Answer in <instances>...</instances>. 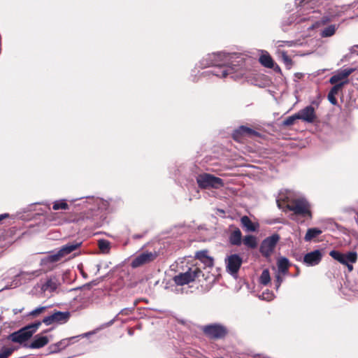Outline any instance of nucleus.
I'll list each match as a JSON object with an SVG mask.
<instances>
[{
    "instance_id": "13",
    "label": "nucleus",
    "mask_w": 358,
    "mask_h": 358,
    "mask_svg": "<svg viewBox=\"0 0 358 358\" xmlns=\"http://www.w3.org/2000/svg\"><path fill=\"white\" fill-rule=\"evenodd\" d=\"M322 257V255L320 250H315L305 255L303 257V263L307 266L317 265L320 262Z\"/></svg>"
},
{
    "instance_id": "11",
    "label": "nucleus",
    "mask_w": 358,
    "mask_h": 358,
    "mask_svg": "<svg viewBox=\"0 0 358 358\" xmlns=\"http://www.w3.org/2000/svg\"><path fill=\"white\" fill-rule=\"evenodd\" d=\"M201 273V271L196 266L189 268L188 270L184 273H180V286H184L193 282L196 278H199Z\"/></svg>"
},
{
    "instance_id": "54",
    "label": "nucleus",
    "mask_w": 358,
    "mask_h": 358,
    "mask_svg": "<svg viewBox=\"0 0 358 358\" xmlns=\"http://www.w3.org/2000/svg\"><path fill=\"white\" fill-rule=\"evenodd\" d=\"M180 324H182V323H183V321L180 320Z\"/></svg>"
},
{
    "instance_id": "12",
    "label": "nucleus",
    "mask_w": 358,
    "mask_h": 358,
    "mask_svg": "<svg viewBox=\"0 0 358 358\" xmlns=\"http://www.w3.org/2000/svg\"><path fill=\"white\" fill-rule=\"evenodd\" d=\"M296 113L299 120L308 123L314 122L317 117L315 108L312 106H308Z\"/></svg>"
},
{
    "instance_id": "35",
    "label": "nucleus",
    "mask_w": 358,
    "mask_h": 358,
    "mask_svg": "<svg viewBox=\"0 0 358 358\" xmlns=\"http://www.w3.org/2000/svg\"><path fill=\"white\" fill-rule=\"evenodd\" d=\"M100 250L103 253L108 252L110 250V243L106 240H100L98 243Z\"/></svg>"
},
{
    "instance_id": "28",
    "label": "nucleus",
    "mask_w": 358,
    "mask_h": 358,
    "mask_svg": "<svg viewBox=\"0 0 358 358\" xmlns=\"http://www.w3.org/2000/svg\"><path fill=\"white\" fill-rule=\"evenodd\" d=\"M243 243L250 248H255L257 245V238L252 235L245 236L243 238Z\"/></svg>"
},
{
    "instance_id": "46",
    "label": "nucleus",
    "mask_w": 358,
    "mask_h": 358,
    "mask_svg": "<svg viewBox=\"0 0 358 358\" xmlns=\"http://www.w3.org/2000/svg\"><path fill=\"white\" fill-rule=\"evenodd\" d=\"M173 280L174 281L176 286L179 285V275H176L173 277Z\"/></svg>"
},
{
    "instance_id": "52",
    "label": "nucleus",
    "mask_w": 358,
    "mask_h": 358,
    "mask_svg": "<svg viewBox=\"0 0 358 358\" xmlns=\"http://www.w3.org/2000/svg\"><path fill=\"white\" fill-rule=\"evenodd\" d=\"M184 289H185L184 287H182V288L180 289V292H183Z\"/></svg>"
},
{
    "instance_id": "40",
    "label": "nucleus",
    "mask_w": 358,
    "mask_h": 358,
    "mask_svg": "<svg viewBox=\"0 0 358 358\" xmlns=\"http://www.w3.org/2000/svg\"><path fill=\"white\" fill-rule=\"evenodd\" d=\"M311 0H296L295 4L296 6L307 7L310 4Z\"/></svg>"
},
{
    "instance_id": "4",
    "label": "nucleus",
    "mask_w": 358,
    "mask_h": 358,
    "mask_svg": "<svg viewBox=\"0 0 358 358\" xmlns=\"http://www.w3.org/2000/svg\"><path fill=\"white\" fill-rule=\"evenodd\" d=\"M203 334L211 339H222L228 334L227 328L220 323H212L201 328Z\"/></svg>"
},
{
    "instance_id": "31",
    "label": "nucleus",
    "mask_w": 358,
    "mask_h": 358,
    "mask_svg": "<svg viewBox=\"0 0 358 358\" xmlns=\"http://www.w3.org/2000/svg\"><path fill=\"white\" fill-rule=\"evenodd\" d=\"M271 281V277L269 271L268 269H264L259 277V282L263 285H268Z\"/></svg>"
},
{
    "instance_id": "23",
    "label": "nucleus",
    "mask_w": 358,
    "mask_h": 358,
    "mask_svg": "<svg viewBox=\"0 0 358 358\" xmlns=\"http://www.w3.org/2000/svg\"><path fill=\"white\" fill-rule=\"evenodd\" d=\"M289 265V260L286 257L280 258L278 261V273L286 274L288 271Z\"/></svg>"
},
{
    "instance_id": "47",
    "label": "nucleus",
    "mask_w": 358,
    "mask_h": 358,
    "mask_svg": "<svg viewBox=\"0 0 358 358\" xmlns=\"http://www.w3.org/2000/svg\"><path fill=\"white\" fill-rule=\"evenodd\" d=\"M8 216H9V215H8V213H3V214L0 215V222H1L2 220H3V219H5V218L8 217Z\"/></svg>"
},
{
    "instance_id": "41",
    "label": "nucleus",
    "mask_w": 358,
    "mask_h": 358,
    "mask_svg": "<svg viewBox=\"0 0 358 358\" xmlns=\"http://www.w3.org/2000/svg\"><path fill=\"white\" fill-rule=\"evenodd\" d=\"M354 71L353 69L348 68L343 69L340 71L342 76L345 78H347L352 72Z\"/></svg>"
},
{
    "instance_id": "33",
    "label": "nucleus",
    "mask_w": 358,
    "mask_h": 358,
    "mask_svg": "<svg viewBox=\"0 0 358 358\" xmlns=\"http://www.w3.org/2000/svg\"><path fill=\"white\" fill-rule=\"evenodd\" d=\"M296 120H299L297 113H295L291 116H289L283 120L282 125L285 127H289L293 125Z\"/></svg>"
},
{
    "instance_id": "36",
    "label": "nucleus",
    "mask_w": 358,
    "mask_h": 358,
    "mask_svg": "<svg viewBox=\"0 0 358 358\" xmlns=\"http://www.w3.org/2000/svg\"><path fill=\"white\" fill-rule=\"evenodd\" d=\"M347 83L348 81L346 80L340 82L337 84H334V86L331 89L329 92L336 95Z\"/></svg>"
},
{
    "instance_id": "37",
    "label": "nucleus",
    "mask_w": 358,
    "mask_h": 358,
    "mask_svg": "<svg viewBox=\"0 0 358 358\" xmlns=\"http://www.w3.org/2000/svg\"><path fill=\"white\" fill-rule=\"evenodd\" d=\"M345 78L342 76V74L338 71L336 74L331 76L329 79V83L331 84H337L339 81L344 80Z\"/></svg>"
},
{
    "instance_id": "39",
    "label": "nucleus",
    "mask_w": 358,
    "mask_h": 358,
    "mask_svg": "<svg viewBox=\"0 0 358 358\" xmlns=\"http://www.w3.org/2000/svg\"><path fill=\"white\" fill-rule=\"evenodd\" d=\"M282 59L283 62L285 63V64L286 65V66L288 69H289L292 64V59L289 57V56L285 52L282 53Z\"/></svg>"
},
{
    "instance_id": "43",
    "label": "nucleus",
    "mask_w": 358,
    "mask_h": 358,
    "mask_svg": "<svg viewBox=\"0 0 358 358\" xmlns=\"http://www.w3.org/2000/svg\"><path fill=\"white\" fill-rule=\"evenodd\" d=\"M350 54H357L358 55V45H354L350 48Z\"/></svg>"
},
{
    "instance_id": "55",
    "label": "nucleus",
    "mask_w": 358,
    "mask_h": 358,
    "mask_svg": "<svg viewBox=\"0 0 358 358\" xmlns=\"http://www.w3.org/2000/svg\"><path fill=\"white\" fill-rule=\"evenodd\" d=\"M357 80H358V78H357Z\"/></svg>"
},
{
    "instance_id": "21",
    "label": "nucleus",
    "mask_w": 358,
    "mask_h": 358,
    "mask_svg": "<svg viewBox=\"0 0 358 358\" xmlns=\"http://www.w3.org/2000/svg\"><path fill=\"white\" fill-rule=\"evenodd\" d=\"M260 64L266 68H273L274 66V62L272 57L267 52H263L262 55L259 57Z\"/></svg>"
},
{
    "instance_id": "50",
    "label": "nucleus",
    "mask_w": 358,
    "mask_h": 358,
    "mask_svg": "<svg viewBox=\"0 0 358 358\" xmlns=\"http://www.w3.org/2000/svg\"><path fill=\"white\" fill-rule=\"evenodd\" d=\"M280 285L281 284H280L279 282H275V288L276 290H278L280 288Z\"/></svg>"
},
{
    "instance_id": "25",
    "label": "nucleus",
    "mask_w": 358,
    "mask_h": 358,
    "mask_svg": "<svg viewBox=\"0 0 358 358\" xmlns=\"http://www.w3.org/2000/svg\"><path fill=\"white\" fill-rule=\"evenodd\" d=\"M49 306H38L34 309L33 310L30 311L27 316L31 317V318H36L40 316L42 314H44L46 313V311L48 310Z\"/></svg>"
},
{
    "instance_id": "10",
    "label": "nucleus",
    "mask_w": 358,
    "mask_h": 358,
    "mask_svg": "<svg viewBox=\"0 0 358 358\" xmlns=\"http://www.w3.org/2000/svg\"><path fill=\"white\" fill-rule=\"evenodd\" d=\"M70 317V313L68 311H55L50 315L44 317L42 320L45 325H50L54 323H65Z\"/></svg>"
},
{
    "instance_id": "42",
    "label": "nucleus",
    "mask_w": 358,
    "mask_h": 358,
    "mask_svg": "<svg viewBox=\"0 0 358 358\" xmlns=\"http://www.w3.org/2000/svg\"><path fill=\"white\" fill-rule=\"evenodd\" d=\"M329 101L332 104L336 106L337 104V99H336V94L331 92H329L327 96Z\"/></svg>"
},
{
    "instance_id": "15",
    "label": "nucleus",
    "mask_w": 358,
    "mask_h": 358,
    "mask_svg": "<svg viewBox=\"0 0 358 358\" xmlns=\"http://www.w3.org/2000/svg\"><path fill=\"white\" fill-rule=\"evenodd\" d=\"M258 132L246 126H240L233 133V138L236 141H241V136H257Z\"/></svg>"
},
{
    "instance_id": "22",
    "label": "nucleus",
    "mask_w": 358,
    "mask_h": 358,
    "mask_svg": "<svg viewBox=\"0 0 358 358\" xmlns=\"http://www.w3.org/2000/svg\"><path fill=\"white\" fill-rule=\"evenodd\" d=\"M242 227L245 229L247 231H255L257 227L251 221V220L246 215L241 218Z\"/></svg>"
},
{
    "instance_id": "29",
    "label": "nucleus",
    "mask_w": 358,
    "mask_h": 358,
    "mask_svg": "<svg viewBox=\"0 0 358 358\" xmlns=\"http://www.w3.org/2000/svg\"><path fill=\"white\" fill-rule=\"evenodd\" d=\"M69 208V206L66 203V200L60 199L55 201L52 204V209L54 210H68Z\"/></svg>"
},
{
    "instance_id": "38",
    "label": "nucleus",
    "mask_w": 358,
    "mask_h": 358,
    "mask_svg": "<svg viewBox=\"0 0 358 358\" xmlns=\"http://www.w3.org/2000/svg\"><path fill=\"white\" fill-rule=\"evenodd\" d=\"M12 352L13 350L11 348H3L0 352V358H7Z\"/></svg>"
},
{
    "instance_id": "20",
    "label": "nucleus",
    "mask_w": 358,
    "mask_h": 358,
    "mask_svg": "<svg viewBox=\"0 0 358 358\" xmlns=\"http://www.w3.org/2000/svg\"><path fill=\"white\" fill-rule=\"evenodd\" d=\"M59 282L56 278H50L48 279L41 287L43 292H52L57 289L59 286Z\"/></svg>"
},
{
    "instance_id": "3",
    "label": "nucleus",
    "mask_w": 358,
    "mask_h": 358,
    "mask_svg": "<svg viewBox=\"0 0 358 358\" xmlns=\"http://www.w3.org/2000/svg\"><path fill=\"white\" fill-rule=\"evenodd\" d=\"M287 208L296 215L311 217L310 205L304 197L293 199L287 204Z\"/></svg>"
},
{
    "instance_id": "18",
    "label": "nucleus",
    "mask_w": 358,
    "mask_h": 358,
    "mask_svg": "<svg viewBox=\"0 0 358 358\" xmlns=\"http://www.w3.org/2000/svg\"><path fill=\"white\" fill-rule=\"evenodd\" d=\"M343 259L345 263L341 264L345 265L348 267L349 271H352L353 270L352 264L355 263L357 260V252L351 251L347 252L346 254H343Z\"/></svg>"
},
{
    "instance_id": "51",
    "label": "nucleus",
    "mask_w": 358,
    "mask_h": 358,
    "mask_svg": "<svg viewBox=\"0 0 358 358\" xmlns=\"http://www.w3.org/2000/svg\"><path fill=\"white\" fill-rule=\"evenodd\" d=\"M284 43H287L288 46H292L293 42L292 41H284Z\"/></svg>"
},
{
    "instance_id": "14",
    "label": "nucleus",
    "mask_w": 358,
    "mask_h": 358,
    "mask_svg": "<svg viewBox=\"0 0 358 358\" xmlns=\"http://www.w3.org/2000/svg\"><path fill=\"white\" fill-rule=\"evenodd\" d=\"M195 257L199 260L205 267L212 268L214 266V259L208 255V251L207 250L197 251L195 253Z\"/></svg>"
},
{
    "instance_id": "17",
    "label": "nucleus",
    "mask_w": 358,
    "mask_h": 358,
    "mask_svg": "<svg viewBox=\"0 0 358 358\" xmlns=\"http://www.w3.org/2000/svg\"><path fill=\"white\" fill-rule=\"evenodd\" d=\"M82 243L75 241L73 243H68L67 244L63 245L59 250V252L62 255V258L77 250L80 245Z\"/></svg>"
},
{
    "instance_id": "16",
    "label": "nucleus",
    "mask_w": 358,
    "mask_h": 358,
    "mask_svg": "<svg viewBox=\"0 0 358 358\" xmlns=\"http://www.w3.org/2000/svg\"><path fill=\"white\" fill-rule=\"evenodd\" d=\"M230 228H232L233 230L230 232L229 236V241L231 245L239 246L242 242V234L241 230L236 227L230 226Z\"/></svg>"
},
{
    "instance_id": "7",
    "label": "nucleus",
    "mask_w": 358,
    "mask_h": 358,
    "mask_svg": "<svg viewBox=\"0 0 358 358\" xmlns=\"http://www.w3.org/2000/svg\"><path fill=\"white\" fill-rule=\"evenodd\" d=\"M280 239V236L277 234H274L271 236L265 238L261 245H260V252L265 257H268L271 256L272 252H273L277 243Z\"/></svg>"
},
{
    "instance_id": "34",
    "label": "nucleus",
    "mask_w": 358,
    "mask_h": 358,
    "mask_svg": "<svg viewBox=\"0 0 358 358\" xmlns=\"http://www.w3.org/2000/svg\"><path fill=\"white\" fill-rule=\"evenodd\" d=\"M329 255L334 259L335 260L338 261V262L341 263H345L343 259V254L340 252L338 250H331L329 252Z\"/></svg>"
},
{
    "instance_id": "49",
    "label": "nucleus",
    "mask_w": 358,
    "mask_h": 358,
    "mask_svg": "<svg viewBox=\"0 0 358 358\" xmlns=\"http://www.w3.org/2000/svg\"><path fill=\"white\" fill-rule=\"evenodd\" d=\"M273 68L274 69L275 71H276V72H280V71H281L280 68L279 67L278 65H276L275 66H273Z\"/></svg>"
},
{
    "instance_id": "26",
    "label": "nucleus",
    "mask_w": 358,
    "mask_h": 358,
    "mask_svg": "<svg viewBox=\"0 0 358 358\" xmlns=\"http://www.w3.org/2000/svg\"><path fill=\"white\" fill-rule=\"evenodd\" d=\"M70 343V340L68 338L63 339L56 344L51 346L52 352H57L62 349L66 348Z\"/></svg>"
},
{
    "instance_id": "1",
    "label": "nucleus",
    "mask_w": 358,
    "mask_h": 358,
    "mask_svg": "<svg viewBox=\"0 0 358 358\" xmlns=\"http://www.w3.org/2000/svg\"><path fill=\"white\" fill-rule=\"evenodd\" d=\"M199 64L201 68L213 66V69L208 73L218 78L230 77L237 80L245 73L244 57L237 52H220L208 54L199 62Z\"/></svg>"
},
{
    "instance_id": "6",
    "label": "nucleus",
    "mask_w": 358,
    "mask_h": 358,
    "mask_svg": "<svg viewBox=\"0 0 358 358\" xmlns=\"http://www.w3.org/2000/svg\"><path fill=\"white\" fill-rule=\"evenodd\" d=\"M226 271L233 277H236L242 265L243 259L238 254H233L226 257L224 259Z\"/></svg>"
},
{
    "instance_id": "45",
    "label": "nucleus",
    "mask_w": 358,
    "mask_h": 358,
    "mask_svg": "<svg viewBox=\"0 0 358 358\" xmlns=\"http://www.w3.org/2000/svg\"><path fill=\"white\" fill-rule=\"evenodd\" d=\"M283 281V278L280 276V273H278L276 275H275V282H279L280 284H281Z\"/></svg>"
},
{
    "instance_id": "27",
    "label": "nucleus",
    "mask_w": 358,
    "mask_h": 358,
    "mask_svg": "<svg viewBox=\"0 0 358 358\" xmlns=\"http://www.w3.org/2000/svg\"><path fill=\"white\" fill-rule=\"evenodd\" d=\"M47 219L48 221L53 222L55 225L62 224L65 220L61 217L60 214L54 213H50L47 216Z\"/></svg>"
},
{
    "instance_id": "5",
    "label": "nucleus",
    "mask_w": 358,
    "mask_h": 358,
    "mask_svg": "<svg viewBox=\"0 0 358 358\" xmlns=\"http://www.w3.org/2000/svg\"><path fill=\"white\" fill-rule=\"evenodd\" d=\"M196 181L201 189L215 188L218 189L224 185L223 180L209 173L199 175Z\"/></svg>"
},
{
    "instance_id": "32",
    "label": "nucleus",
    "mask_w": 358,
    "mask_h": 358,
    "mask_svg": "<svg viewBox=\"0 0 358 358\" xmlns=\"http://www.w3.org/2000/svg\"><path fill=\"white\" fill-rule=\"evenodd\" d=\"M336 27L335 25H329L327 27H325L322 31H321V36L322 37H330L333 36L336 32Z\"/></svg>"
},
{
    "instance_id": "9",
    "label": "nucleus",
    "mask_w": 358,
    "mask_h": 358,
    "mask_svg": "<svg viewBox=\"0 0 358 358\" xmlns=\"http://www.w3.org/2000/svg\"><path fill=\"white\" fill-rule=\"evenodd\" d=\"M37 275H38L37 271L21 272L20 274L15 276V278L10 285L5 286L1 290L8 289L17 287L20 286V285H22V283H25L27 281L32 280Z\"/></svg>"
},
{
    "instance_id": "8",
    "label": "nucleus",
    "mask_w": 358,
    "mask_h": 358,
    "mask_svg": "<svg viewBox=\"0 0 358 358\" xmlns=\"http://www.w3.org/2000/svg\"><path fill=\"white\" fill-rule=\"evenodd\" d=\"M157 256L156 252L145 251L135 256L131 262L132 268H138L154 261Z\"/></svg>"
},
{
    "instance_id": "48",
    "label": "nucleus",
    "mask_w": 358,
    "mask_h": 358,
    "mask_svg": "<svg viewBox=\"0 0 358 358\" xmlns=\"http://www.w3.org/2000/svg\"><path fill=\"white\" fill-rule=\"evenodd\" d=\"M22 310H23V308H20V309L15 308V309H13V311L15 315H17V314L21 313L22 311Z\"/></svg>"
},
{
    "instance_id": "30",
    "label": "nucleus",
    "mask_w": 358,
    "mask_h": 358,
    "mask_svg": "<svg viewBox=\"0 0 358 358\" xmlns=\"http://www.w3.org/2000/svg\"><path fill=\"white\" fill-rule=\"evenodd\" d=\"M62 258V255H60L59 250L56 252H52L48 256H46L43 259V262H49V263H54L59 261Z\"/></svg>"
},
{
    "instance_id": "44",
    "label": "nucleus",
    "mask_w": 358,
    "mask_h": 358,
    "mask_svg": "<svg viewBox=\"0 0 358 358\" xmlns=\"http://www.w3.org/2000/svg\"><path fill=\"white\" fill-rule=\"evenodd\" d=\"M130 313H131V309L130 308H124L122 309L119 314H121V315H129Z\"/></svg>"
},
{
    "instance_id": "24",
    "label": "nucleus",
    "mask_w": 358,
    "mask_h": 358,
    "mask_svg": "<svg viewBox=\"0 0 358 358\" xmlns=\"http://www.w3.org/2000/svg\"><path fill=\"white\" fill-rule=\"evenodd\" d=\"M322 234V231L318 228H310L307 230L304 240L306 242L312 241L314 238Z\"/></svg>"
},
{
    "instance_id": "19",
    "label": "nucleus",
    "mask_w": 358,
    "mask_h": 358,
    "mask_svg": "<svg viewBox=\"0 0 358 358\" xmlns=\"http://www.w3.org/2000/svg\"><path fill=\"white\" fill-rule=\"evenodd\" d=\"M48 342L49 340L47 336L38 334L34 337L29 347L32 349H38L47 345Z\"/></svg>"
},
{
    "instance_id": "53",
    "label": "nucleus",
    "mask_w": 358,
    "mask_h": 358,
    "mask_svg": "<svg viewBox=\"0 0 358 358\" xmlns=\"http://www.w3.org/2000/svg\"><path fill=\"white\" fill-rule=\"evenodd\" d=\"M113 321H114V320H112V321H110V324H113Z\"/></svg>"
},
{
    "instance_id": "2",
    "label": "nucleus",
    "mask_w": 358,
    "mask_h": 358,
    "mask_svg": "<svg viewBox=\"0 0 358 358\" xmlns=\"http://www.w3.org/2000/svg\"><path fill=\"white\" fill-rule=\"evenodd\" d=\"M41 324V322H37L27 325L20 330L10 334L8 336V339L13 343H22L29 340L32 336V335L37 331Z\"/></svg>"
}]
</instances>
